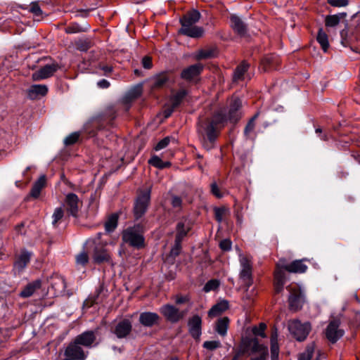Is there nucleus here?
Wrapping results in <instances>:
<instances>
[{
  "instance_id": "nucleus-1",
  "label": "nucleus",
  "mask_w": 360,
  "mask_h": 360,
  "mask_svg": "<svg viewBox=\"0 0 360 360\" xmlns=\"http://www.w3.org/2000/svg\"><path fill=\"white\" fill-rule=\"evenodd\" d=\"M307 269V266L302 263V261L295 260L290 264H286L284 259H280L276 264L274 274L276 292H280L283 290L285 283V272L283 270L292 273H304Z\"/></svg>"
},
{
  "instance_id": "nucleus-2",
  "label": "nucleus",
  "mask_w": 360,
  "mask_h": 360,
  "mask_svg": "<svg viewBox=\"0 0 360 360\" xmlns=\"http://www.w3.org/2000/svg\"><path fill=\"white\" fill-rule=\"evenodd\" d=\"M200 14L196 10H193L186 13L180 19L181 25L179 33L192 38L201 37L204 34V30L195 24L200 20Z\"/></svg>"
},
{
  "instance_id": "nucleus-3",
  "label": "nucleus",
  "mask_w": 360,
  "mask_h": 360,
  "mask_svg": "<svg viewBox=\"0 0 360 360\" xmlns=\"http://www.w3.org/2000/svg\"><path fill=\"white\" fill-rule=\"evenodd\" d=\"M122 240L124 243L136 248H141L144 245L143 229L140 225L129 227L122 232Z\"/></svg>"
},
{
  "instance_id": "nucleus-4",
  "label": "nucleus",
  "mask_w": 360,
  "mask_h": 360,
  "mask_svg": "<svg viewBox=\"0 0 360 360\" xmlns=\"http://www.w3.org/2000/svg\"><path fill=\"white\" fill-rule=\"evenodd\" d=\"M151 187L147 186L139 191L134 204V216L141 218L146 212L150 198Z\"/></svg>"
},
{
  "instance_id": "nucleus-5",
  "label": "nucleus",
  "mask_w": 360,
  "mask_h": 360,
  "mask_svg": "<svg viewBox=\"0 0 360 360\" xmlns=\"http://www.w3.org/2000/svg\"><path fill=\"white\" fill-rule=\"evenodd\" d=\"M288 329L297 340L302 341L308 335L311 330V326L308 322L302 323L297 320H293L289 322Z\"/></svg>"
},
{
  "instance_id": "nucleus-6",
  "label": "nucleus",
  "mask_w": 360,
  "mask_h": 360,
  "mask_svg": "<svg viewBox=\"0 0 360 360\" xmlns=\"http://www.w3.org/2000/svg\"><path fill=\"white\" fill-rule=\"evenodd\" d=\"M190 228L191 224L187 219H184L177 224L175 244L170 252L172 256H176L179 254L182 238L186 235Z\"/></svg>"
},
{
  "instance_id": "nucleus-7",
  "label": "nucleus",
  "mask_w": 360,
  "mask_h": 360,
  "mask_svg": "<svg viewBox=\"0 0 360 360\" xmlns=\"http://www.w3.org/2000/svg\"><path fill=\"white\" fill-rule=\"evenodd\" d=\"M226 117L221 114H217L214 116V120L211 122L205 123V126H200L199 131L200 133H205L207 139L210 141H213L216 137V128L217 125L224 122Z\"/></svg>"
},
{
  "instance_id": "nucleus-8",
  "label": "nucleus",
  "mask_w": 360,
  "mask_h": 360,
  "mask_svg": "<svg viewBox=\"0 0 360 360\" xmlns=\"http://www.w3.org/2000/svg\"><path fill=\"white\" fill-rule=\"evenodd\" d=\"M101 233L98 235V238L95 240L96 247L94 252L93 259L96 263H102L109 262L110 256L106 250L103 249V246L107 244L101 240Z\"/></svg>"
},
{
  "instance_id": "nucleus-9",
  "label": "nucleus",
  "mask_w": 360,
  "mask_h": 360,
  "mask_svg": "<svg viewBox=\"0 0 360 360\" xmlns=\"http://www.w3.org/2000/svg\"><path fill=\"white\" fill-rule=\"evenodd\" d=\"M160 313L169 321L177 322L185 316V312L180 311L171 304L163 305L160 309Z\"/></svg>"
},
{
  "instance_id": "nucleus-10",
  "label": "nucleus",
  "mask_w": 360,
  "mask_h": 360,
  "mask_svg": "<svg viewBox=\"0 0 360 360\" xmlns=\"http://www.w3.org/2000/svg\"><path fill=\"white\" fill-rule=\"evenodd\" d=\"M340 321L338 320H333L328 324L326 330V336L331 342H335L344 334V330L339 328Z\"/></svg>"
},
{
  "instance_id": "nucleus-11",
  "label": "nucleus",
  "mask_w": 360,
  "mask_h": 360,
  "mask_svg": "<svg viewBox=\"0 0 360 360\" xmlns=\"http://www.w3.org/2000/svg\"><path fill=\"white\" fill-rule=\"evenodd\" d=\"M65 354L68 358L77 360H84L86 358L84 352L80 345L75 342V340L66 348Z\"/></svg>"
},
{
  "instance_id": "nucleus-12",
  "label": "nucleus",
  "mask_w": 360,
  "mask_h": 360,
  "mask_svg": "<svg viewBox=\"0 0 360 360\" xmlns=\"http://www.w3.org/2000/svg\"><path fill=\"white\" fill-rule=\"evenodd\" d=\"M58 65L56 64L46 65L33 73L32 79L34 81L42 80L46 79L57 70Z\"/></svg>"
},
{
  "instance_id": "nucleus-13",
  "label": "nucleus",
  "mask_w": 360,
  "mask_h": 360,
  "mask_svg": "<svg viewBox=\"0 0 360 360\" xmlns=\"http://www.w3.org/2000/svg\"><path fill=\"white\" fill-rule=\"evenodd\" d=\"M288 290L290 293L289 297L290 307L295 310L300 309L304 302L302 293L300 290L293 291L290 287H288Z\"/></svg>"
},
{
  "instance_id": "nucleus-14",
  "label": "nucleus",
  "mask_w": 360,
  "mask_h": 360,
  "mask_svg": "<svg viewBox=\"0 0 360 360\" xmlns=\"http://www.w3.org/2000/svg\"><path fill=\"white\" fill-rule=\"evenodd\" d=\"M65 206L67 210L73 216H75L80 205L79 198L75 193H68L65 197Z\"/></svg>"
},
{
  "instance_id": "nucleus-15",
  "label": "nucleus",
  "mask_w": 360,
  "mask_h": 360,
  "mask_svg": "<svg viewBox=\"0 0 360 360\" xmlns=\"http://www.w3.org/2000/svg\"><path fill=\"white\" fill-rule=\"evenodd\" d=\"M201 318L193 316L188 322L189 332L193 338L199 339L201 335Z\"/></svg>"
},
{
  "instance_id": "nucleus-16",
  "label": "nucleus",
  "mask_w": 360,
  "mask_h": 360,
  "mask_svg": "<svg viewBox=\"0 0 360 360\" xmlns=\"http://www.w3.org/2000/svg\"><path fill=\"white\" fill-rule=\"evenodd\" d=\"M202 65L200 63H197L191 65L183 70L181 76L186 80H191L195 78L202 70Z\"/></svg>"
},
{
  "instance_id": "nucleus-17",
  "label": "nucleus",
  "mask_w": 360,
  "mask_h": 360,
  "mask_svg": "<svg viewBox=\"0 0 360 360\" xmlns=\"http://www.w3.org/2000/svg\"><path fill=\"white\" fill-rule=\"evenodd\" d=\"M240 276L244 281L250 280L252 274V267L249 259L240 255Z\"/></svg>"
},
{
  "instance_id": "nucleus-18",
  "label": "nucleus",
  "mask_w": 360,
  "mask_h": 360,
  "mask_svg": "<svg viewBox=\"0 0 360 360\" xmlns=\"http://www.w3.org/2000/svg\"><path fill=\"white\" fill-rule=\"evenodd\" d=\"M75 342L80 345L89 347L96 340V335L93 331H86L75 339Z\"/></svg>"
},
{
  "instance_id": "nucleus-19",
  "label": "nucleus",
  "mask_w": 360,
  "mask_h": 360,
  "mask_svg": "<svg viewBox=\"0 0 360 360\" xmlns=\"http://www.w3.org/2000/svg\"><path fill=\"white\" fill-rule=\"evenodd\" d=\"M131 330V323L128 320H123L117 324L114 332L118 338H122L126 337Z\"/></svg>"
},
{
  "instance_id": "nucleus-20",
  "label": "nucleus",
  "mask_w": 360,
  "mask_h": 360,
  "mask_svg": "<svg viewBox=\"0 0 360 360\" xmlns=\"http://www.w3.org/2000/svg\"><path fill=\"white\" fill-rule=\"evenodd\" d=\"M159 316L153 312H143L140 314L139 321L145 326H152L158 323Z\"/></svg>"
},
{
  "instance_id": "nucleus-21",
  "label": "nucleus",
  "mask_w": 360,
  "mask_h": 360,
  "mask_svg": "<svg viewBox=\"0 0 360 360\" xmlns=\"http://www.w3.org/2000/svg\"><path fill=\"white\" fill-rule=\"evenodd\" d=\"M48 88L44 84H35L30 86L28 90L29 97L32 99L44 96L47 94Z\"/></svg>"
},
{
  "instance_id": "nucleus-22",
  "label": "nucleus",
  "mask_w": 360,
  "mask_h": 360,
  "mask_svg": "<svg viewBox=\"0 0 360 360\" xmlns=\"http://www.w3.org/2000/svg\"><path fill=\"white\" fill-rule=\"evenodd\" d=\"M252 350L257 352L259 354L252 356L251 360H266L268 354V349L266 347L259 345L257 340H252Z\"/></svg>"
},
{
  "instance_id": "nucleus-23",
  "label": "nucleus",
  "mask_w": 360,
  "mask_h": 360,
  "mask_svg": "<svg viewBox=\"0 0 360 360\" xmlns=\"http://www.w3.org/2000/svg\"><path fill=\"white\" fill-rule=\"evenodd\" d=\"M241 106V101L239 99H234L230 106L228 119L231 122H236L240 118L238 110Z\"/></svg>"
},
{
  "instance_id": "nucleus-24",
  "label": "nucleus",
  "mask_w": 360,
  "mask_h": 360,
  "mask_svg": "<svg viewBox=\"0 0 360 360\" xmlns=\"http://www.w3.org/2000/svg\"><path fill=\"white\" fill-rule=\"evenodd\" d=\"M41 285L40 280H36L32 283H29L25 287V288L20 292V295L22 297H28L32 296L34 292L39 289Z\"/></svg>"
},
{
  "instance_id": "nucleus-25",
  "label": "nucleus",
  "mask_w": 360,
  "mask_h": 360,
  "mask_svg": "<svg viewBox=\"0 0 360 360\" xmlns=\"http://www.w3.org/2000/svg\"><path fill=\"white\" fill-rule=\"evenodd\" d=\"M31 255L27 251H22L15 262V268L18 271L22 270L28 264Z\"/></svg>"
},
{
  "instance_id": "nucleus-26",
  "label": "nucleus",
  "mask_w": 360,
  "mask_h": 360,
  "mask_svg": "<svg viewBox=\"0 0 360 360\" xmlns=\"http://www.w3.org/2000/svg\"><path fill=\"white\" fill-rule=\"evenodd\" d=\"M229 307V303L226 300H222L215 305H214L211 309L209 311V316L211 317H214L219 316L222 312L226 311Z\"/></svg>"
},
{
  "instance_id": "nucleus-27",
  "label": "nucleus",
  "mask_w": 360,
  "mask_h": 360,
  "mask_svg": "<svg viewBox=\"0 0 360 360\" xmlns=\"http://www.w3.org/2000/svg\"><path fill=\"white\" fill-rule=\"evenodd\" d=\"M46 185V176H41L39 179L34 184L31 190L30 195L32 198H37L39 196L40 192Z\"/></svg>"
},
{
  "instance_id": "nucleus-28",
  "label": "nucleus",
  "mask_w": 360,
  "mask_h": 360,
  "mask_svg": "<svg viewBox=\"0 0 360 360\" xmlns=\"http://www.w3.org/2000/svg\"><path fill=\"white\" fill-rule=\"evenodd\" d=\"M231 27L238 34H243L245 32V25L241 19L236 15H231Z\"/></svg>"
},
{
  "instance_id": "nucleus-29",
  "label": "nucleus",
  "mask_w": 360,
  "mask_h": 360,
  "mask_svg": "<svg viewBox=\"0 0 360 360\" xmlns=\"http://www.w3.org/2000/svg\"><path fill=\"white\" fill-rule=\"evenodd\" d=\"M316 39L319 44L321 45L323 51L326 52L329 47L328 37L327 34L326 33V32L323 30V29H319Z\"/></svg>"
},
{
  "instance_id": "nucleus-30",
  "label": "nucleus",
  "mask_w": 360,
  "mask_h": 360,
  "mask_svg": "<svg viewBox=\"0 0 360 360\" xmlns=\"http://www.w3.org/2000/svg\"><path fill=\"white\" fill-rule=\"evenodd\" d=\"M278 335L277 333L275 332L272 334L271 339V360H276L278 356L279 353V347L278 345Z\"/></svg>"
},
{
  "instance_id": "nucleus-31",
  "label": "nucleus",
  "mask_w": 360,
  "mask_h": 360,
  "mask_svg": "<svg viewBox=\"0 0 360 360\" xmlns=\"http://www.w3.org/2000/svg\"><path fill=\"white\" fill-rule=\"evenodd\" d=\"M248 65L245 62L242 63L239 66H238L233 74V81L238 82L239 80L244 79V75L245 72L248 70Z\"/></svg>"
},
{
  "instance_id": "nucleus-32",
  "label": "nucleus",
  "mask_w": 360,
  "mask_h": 360,
  "mask_svg": "<svg viewBox=\"0 0 360 360\" xmlns=\"http://www.w3.org/2000/svg\"><path fill=\"white\" fill-rule=\"evenodd\" d=\"M229 322V320L227 317H224L218 320L216 326V330L219 335L222 336L226 335Z\"/></svg>"
},
{
  "instance_id": "nucleus-33",
  "label": "nucleus",
  "mask_w": 360,
  "mask_h": 360,
  "mask_svg": "<svg viewBox=\"0 0 360 360\" xmlns=\"http://www.w3.org/2000/svg\"><path fill=\"white\" fill-rule=\"evenodd\" d=\"M117 220L118 216L117 214H112L110 215L105 224L106 231H112L117 227Z\"/></svg>"
},
{
  "instance_id": "nucleus-34",
  "label": "nucleus",
  "mask_w": 360,
  "mask_h": 360,
  "mask_svg": "<svg viewBox=\"0 0 360 360\" xmlns=\"http://www.w3.org/2000/svg\"><path fill=\"white\" fill-rule=\"evenodd\" d=\"M340 16L339 15H327L325 18V25L327 27H335L340 23Z\"/></svg>"
},
{
  "instance_id": "nucleus-35",
  "label": "nucleus",
  "mask_w": 360,
  "mask_h": 360,
  "mask_svg": "<svg viewBox=\"0 0 360 360\" xmlns=\"http://www.w3.org/2000/svg\"><path fill=\"white\" fill-rule=\"evenodd\" d=\"M88 27H83L77 23H72L67 26L65 31L68 34H75L81 32H85Z\"/></svg>"
},
{
  "instance_id": "nucleus-36",
  "label": "nucleus",
  "mask_w": 360,
  "mask_h": 360,
  "mask_svg": "<svg viewBox=\"0 0 360 360\" xmlns=\"http://www.w3.org/2000/svg\"><path fill=\"white\" fill-rule=\"evenodd\" d=\"M30 11L37 20H40L43 18V12L37 2H32L30 4Z\"/></svg>"
},
{
  "instance_id": "nucleus-37",
  "label": "nucleus",
  "mask_w": 360,
  "mask_h": 360,
  "mask_svg": "<svg viewBox=\"0 0 360 360\" xmlns=\"http://www.w3.org/2000/svg\"><path fill=\"white\" fill-rule=\"evenodd\" d=\"M186 91L184 89L180 90L179 92H177L172 98V105L173 108L177 107L180 102L182 101V99L186 96Z\"/></svg>"
},
{
  "instance_id": "nucleus-38",
  "label": "nucleus",
  "mask_w": 360,
  "mask_h": 360,
  "mask_svg": "<svg viewBox=\"0 0 360 360\" xmlns=\"http://www.w3.org/2000/svg\"><path fill=\"white\" fill-rule=\"evenodd\" d=\"M148 162L153 166L160 169L165 168L170 165L168 162H163L162 160L158 156L152 157L149 160Z\"/></svg>"
},
{
  "instance_id": "nucleus-39",
  "label": "nucleus",
  "mask_w": 360,
  "mask_h": 360,
  "mask_svg": "<svg viewBox=\"0 0 360 360\" xmlns=\"http://www.w3.org/2000/svg\"><path fill=\"white\" fill-rule=\"evenodd\" d=\"M314 349V345H309L306 350L300 355L299 360H311Z\"/></svg>"
},
{
  "instance_id": "nucleus-40",
  "label": "nucleus",
  "mask_w": 360,
  "mask_h": 360,
  "mask_svg": "<svg viewBox=\"0 0 360 360\" xmlns=\"http://www.w3.org/2000/svg\"><path fill=\"white\" fill-rule=\"evenodd\" d=\"M63 215L64 211L62 207L56 208L52 215V224L56 225L63 217Z\"/></svg>"
},
{
  "instance_id": "nucleus-41",
  "label": "nucleus",
  "mask_w": 360,
  "mask_h": 360,
  "mask_svg": "<svg viewBox=\"0 0 360 360\" xmlns=\"http://www.w3.org/2000/svg\"><path fill=\"white\" fill-rule=\"evenodd\" d=\"M214 56V53L212 50H200L198 51L195 58L198 60L209 58Z\"/></svg>"
},
{
  "instance_id": "nucleus-42",
  "label": "nucleus",
  "mask_w": 360,
  "mask_h": 360,
  "mask_svg": "<svg viewBox=\"0 0 360 360\" xmlns=\"http://www.w3.org/2000/svg\"><path fill=\"white\" fill-rule=\"evenodd\" d=\"M89 261V256L86 252H82L76 257V262L78 265L84 266Z\"/></svg>"
},
{
  "instance_id": "nucleus-43",
  "label": "nucleus",
  "mask_w": 360,
  "mask_h": 360,
  "mask_svg": "<svg viewBox=\"0 0 360 360\" xmlns=\"http://www.w3.org/2000/svg\"><path fill=\"white\" fill-rule=\"evenodd\" d=\"M219 285V283L217 280H211L205 284V285L204 286V290L205 292L214 290L218 288Z\"/></svg>"
},
{
  "instance_id": "nucleus-44",
  "label": "nucleus",
  "mask_w": 360,
  "mask_h": 360,
  "mask_svg": "<svg viewBox=\"0 0 360 360\" xmlns=\"http://www.w3.org/2000/svg\"><path fill=\"white\" fill-rule=\"evenodd\" d=\"M79 136V133H77V132L72 133V134H70L69 136H68L65 139L64 143L67 146L72 145V144L75 143L78 140Z\"/></svg>"
},
{
  "instance_id": "nucleus-45",
  "label": "nucleus",
  "mask_w": 360,
  "mask_h": 360,
  "mask_svg": "<svg viewBox=\"0 0 360 360\" xmlns=\"http://www.w3.org/2000/svg\"><path fill=\"white\" fill-rule=\"evenodd\" d=\"M221 343L219 341L213 340V341H206L203 344V347L209 350H214L218 347H219Z\"/></svg>"
},
{
  "instance_id": "nucleus-46",
  "label": "nucleus",
  "mask_w": 360,
  "mask_h": 360,
  "mask_svg": "<svg viewBox=\"0 0 360 360\" xmlns=\"http://www.w3.org/2000/svg\"><path fill=\"white\" fill-rule=\"evenodd\" d=\"M211 192L218 198H222L224 195V193L220 191L219 188L215 182L211 184Z\"/></svg>"
},
{
  "instance_id": "nucleus-47",
  "label": "nucleus",
  "mask_w": 360,
  "mask_h": 360,
  "mask_svg": "<svg viewBox=\"0 0 360 360\" xmlns=\"http://www.w3.org/2000/svg\"><path fill=\"white\" fill-rule=\"evenodd\" d=\"M226 212V210L224 207L214 209L215 217H216V219L219 222L222 221Z\"/></svg>"
},
{
  "instance_id": "nucleus-48",
  "label": "nucleus",
  "mask_w": 360,
  "mask_h": 360,
  "mask_svg": "<svg viewBox=\"0 0 360 360\" xmlns=\"http://www.w3.org/2000/svg\"><path fill=\"white\" fill-rule=\"evenodd\" d=\"M266 329V325L264 323H260L259 327L253 328L252 331L255 335H259L262 338L265 337L264 330Z\"/></svg>"
},
{
  "instance_id": "nucleus-49",
  "label": "nucleus",
  "mask_w": 360,
  "mask_h": 360,
  "mask_svg": "<svg viewBox=\"0 0 360 360\" xmlns=\"http://www.w3.org/2000/svg\"><path fill=\"white\" fill-rule=\"evenodd\" d=\"M257 117V115H255L248 123L245 129V134L248 136V134L254 129L255 128V120Z\"/></svg>"
},
{
  "instance_id": "nucleus-50",
  "label": "nucleus",
  "mask_w": 360,
  "mask_h": 360,
  "mask_svg": "<svg viewBox=\"0 0 360 360\" xmlns=\"http://www.w3.org/2000/svg\"><path fill=\"white\" fill-rule=\"evenodd\" d=\"M328 2L333 6L342 7L348 4V0H328Z\"/></svg>"
},
{
  "instance_id": "nucleus-51",
  "label": "nucleus",
  "mask_w": 360,
  "mask_h": 360,
  "mask_svg": "<svg viewBox=\"0 0 360 360\" xmlns=\"http://www.w3.org/2000/svg\"><path fill=\"white\" fill-rule=\"evenodd\" d=\"M170 141L169 137H166L161 140L155 146V149L156 150H161L162 148H165L166 146H168L169 143Z\"/></svg>"
},
{
  "instance_id": "nucleus-52",
  "label": "nucleus",
  "mask_w": 360,
  "mask_h": 360,
  "mask_svg": "<svg viewBox=\"0 0 360 360\" xmlns=\"http://www.w3.org/2000/svg\"><path fill=\"white\" fill-rule=\"evenodd\" d=\"M167 81V79L166 76H165V75L159 76L155 80L154 86L160 87V86H163L166 83Z\"/></svg>"
},
{
  "instance_id": "nucleus-53",
  "label": "nucleus",
  "mask_w": 360,
  "mask_h": 360,
  "mask_svg": "<svg viewBox=\"0 0 360 360\" xmlns=\"http://www.w3.org/2000/svg\"><path fill=\"white\" fill-rule=\"evenodd\" d=\"M220 248L225 251L229 250L231 248V242L229 240H224L220 243Z\"/></svg>"
},
{
  "instance_id": "nucleus-54",
  "label": "nucleus",
  "mask_w": 360,
  "mask_h": 360,
  "mask_svg": "<svg viewBox=\"0 0 360 360\" xmlns=\"http://www.w3.org/2000/svg\"><path fill=\"white\" fill-rule=\"evenodd\" d=\"M142 65L146 69H150L152 67L151 58L146 56L142 60Z\"/></svg>"
},
{
  "instance_id": "nucleus-55",
  "label": "nucleus",
  "mask_w": 360,
  "mask_h": 360,
  "mask_svg": "<svg viewBox=\"0 0 360 360\" xmlns=\"http://www.w3.org/2000/svg\"><path fill=\"white\" fill-rule=\"evenodd\" d=\"M172 205L174 207H179L181 205V200L177 196H173L172 199Z\"/></svg>"
},
{
  "instance_id": "nucleus-56",
  "label": "nucleus",
  "mask_w": 360,
  "mask_h": 360,
  "mask_svg": "<svg viewBox=\"0 0 360 360\" xmlns=\"http://www.w3.org/2000/svg\"><path fill=\"white\" fill-rule=\"evenodd\" d=\"M188 301V298L186 296L176 295L175 297V302L178 304L185 303Z\"/></svg>"
},
{
  "instance_id": "nucleus-57",
  "label": "nucleus",
  "mask_w": 360,
  "mask_h": 360,
  "mask_svg": "<svg viewBox=\"0 0 360 360\" xmlns=\"http://www.w3.org/2000/svg\"><path fill=\"white\" fill-rule=\"evenodd\" d=\"M98 86L101 88H108L110 86V83L105 79H102L98 82Z\"/></svg>"
},
{
  "instance_id": "nucleus-58",
  "label": "nucleus",
  "mask_w": 360,
  "mask_h": 360,
  "mask_svg": "<svg viewBox=\"0 0 360 360\" xmlns=\"http://www.w3.org/2000/svg\"><path fill=\"white\" fill-rule=\"evenodd\" d=\"M56 284H59L60 285V288L57 289L58 290H60L64 288V283H63V281L62 279L57 278L56 280V282L54 283V284H53L52 287L55 288L54 285H56Z\"/></svg>"
},
{
  "instance_id": "nucleus-59",
  "label": "nucleus",
  "mask_w": 360,
  "mask_h": 360,
  "mask_svg": "<svg viewBox=\"0 0 360 360\" xmlns=\"http://www.w3.org/2000/svg\"><path fill=\"white\" fill-rule=\"evenodd\" d=\"M173 109H174V108H172V109H171V110H166L165 111V117H168L172 114V111H173Z\"/></svg>"
},
{
  "instance_id": "nucleus-60",
  "label": "nucleus",
  "mask_w": 360,
  "mask_h": 360,
  "mask_svg": "<svg viewBox=\"0 0 360 360\" xmlns=\"http://www.w3.org/2000/svg\"><path fill=\"white\" fill-rule=\"evenodd\" d=\"M141 89V86H138L136 87V90L138 91V94H140Z\"/></svg>"
},
{
  "instance_id": "nucleus-61",
  "label": "nucleus",
  "mask_w": 360,
  "mask_h": 360,
  "mask_svg": "<svg viewBox=\"0 0 360 360\" xmlns=\"http://www.w3.org/2000/svg\"><path fill=\"white\" fill-rule=\"evenodd\" d=\"M103 70H105V72H108L111 71V68L109 67H105L103 68Z\"/></svg>"
},
{
  "instance_id": "nucleus-62",
  "label": "nucleus",
  "mask_w": 360,
  "mask_h": 360,
  "mask_svg": "<svg viewBox=\"0 0 360 360\" xmlns=\"http://www.w3.org/2000/svg\"><path fill=\"white\" fill-rule=\"evenodd\" d=\"M316 133H321V129L320 128H317V129H316Z\"/></svg>"
},
{
  "instance_id": "nucleus-63",
  "label": "nucleus",
  "mask_w": 360,
  "mask_h": 360,
  "mask_svg": "<svg viewBox=\"0 0 360 360\" xmlns=\"http://www.w3.org/2000/svg\"><path fill=\"white\" fill-rule=\"evenodd\" d=\"M232 360H238V357H237V356H236V357H234Z\"/></svg>"
}]
</instances>
